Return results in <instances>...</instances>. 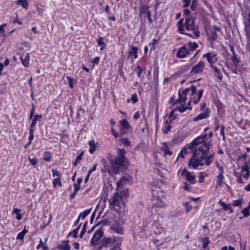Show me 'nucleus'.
Returning <instances> with one entry per match:
<instances>
[{
    "instance_id": "obj_1",
    "label": "nucleus",
    "mask_w": 250,
    "mask_h": 250,
    "mask_svg": "<svg viewBox=\"0 0 250 250\" xmlns=\"http://www.w3.org/2000/svg\"><path fill=\"white\" fill-rule=\"evenodd\" d=\"M208 129V127L205 128L200 136L181 150L185 155L192 153L188 164L189 168L195 169L199 166H208L212 162L213 153L208 155V152L212 146L213 133L211 131L208 133H205Z\"/></svg>"
},
{
    "instance_id": "obj_2",
    "label": "nucleus",
    "mask_w": 250,
    "mask_h": 250,
    "mask_svg": "<svg viewBox=\"0 0 250 250\" xmlns=\"http://www.w3.org/2000/svg\"><path fill=\"white\" fill-rule=\"evenodd\" d=\"M117 155L112 158V155L109 154L107 159L110 165V169L114 174H119L123 169L127 167L129 162L128 158L125 156L126 151L124 148H117Z\"/></svg>"
},
{
    "instance_id": "obj_3",
    "label": "nucleus",
    "mask_w": 250,
    "mask_h": 250,
    "mask_svg": "<svg viewBox=\"0 0 250 250\" xmlns=\"http://www.w3.org/2000/svg\"><path fill=\"white\" fill-rule=\"evenodd\" d=\"M176 26L178 28V32L181 34L187 35L188 36L192 37V34L185 32V31L187 30L189 32H192L195 38H198L200 36L199 26L195 24V21L194 17H186L184 22V19H180L176 23Z\"/></svg>"
},
{
    "instance_id": "obj_4",
    "label": "nucleus",
    "mask_w": 250,
    "mask_h": 250,
    "mask_svg": "<svg viewBox=\"0 0 250 250\" xmlns=\"http://www.w3.org/2000/svg\"><path fill=\"white\" fill-rule=\"evenodd\" d=\"M108 203L109 205V208L112 210H114L117 213H123L125 215V203L122 199V197L119 195V192H115L112 196L108 199Z\"/></svg>"
},
{
    "instance_id": "obj_5",
    "label": "nucleus",
    "mask_w": 250,
    "mask_h": 250,
    "mask_svg": "<svg viewBox=\"0 0 250 250\" xmlns=\"http://www.w3.org/2000/svg\"><path fill=\"white\" fill-rule=\"evenodd\" d=\"M199 84L197 85L191 84L190 86L189 97L194 104H197L200 101L204 92L203 88H199Z\"/></svg>"
},
{
    "instance_id": "obj_6",
    "label": "nucleus",
    "mask_w": 250,
    "mask_h": 250,
    "mask_svg": "<svg viewBox=\"0 0 250 250\" xmlns=\"http://www.w3.org/2000/svg\"><path fill=\"white\" fill-rule=\"evenodd\" d=\"M196 14L197 16L199 24L202 25L205 30H206L210 23L209 14L203 7H200L197 9Z\"/></svg>"
},
{
    "instance_id": "obj_7",
    "label": "nucleus",
    "mask_w": 250,
    "mask_h": 250,
    "mask_svg": "<svg viewBox=\"0 0 250 250\" xmlns=\"http://www.w3.org/2000/svg\"><path fill=\"white\" fill-rule=\"evenodd\" d=\"M122 241L123 238L121 237L116 236L115 235L104 237L100 241L99 250H101L103 247H107V246L114 245L117 242Z\"/></svg>"
},
{
    "instance_id": "obj_8",
    "label": "nucleus",
    "mask_w": 250,
    "mask_h": 250,
    "mask_svg": "<svg viewBox=\"0 0 250 250\" xmlns=\"http://www.w3.org/2000/svg\"><path fill=\"white\" fill-rule=\"evenodd\" d=\"M206 103L205 102H202L200 103L199 111H203L193 118V121L194 122H196L203 119H207L209 116L210 110L209 108H206Z\"/></svg>"
},
{
    "instance_id": "obj_9",
    "label": "nucleus",
    "mask_w": 250,
    "mask_h": 250,
    "mask_svg": "<svg viewBox=\"0 0 250 250\" xmlns=\"http://www.w3.org/2000/svg\"><path fill=\"white\" fill-rule=\"evenodd\" d=\"M104 235V229L103 227H100L94 233L90 240V244L92 246H97L99 250L100 239Z\"/></svg>"
},
{
    "instance_id": "obj_10",
    "label": "nucleus",
    "mask_w": 250,
    "mask_h": 250,
    "mask_svg": "<svg viewBox=\"0 0 250 250\" xmlns=\"http://www.w3.org/2000/svg\"><path fill=\"white\" fill-rule=\"evenodd\" d=\"M119 127L120 129L119 135L120 136H123L129 132H131L132 129V127L129 125L126 119H124L119 121Z\"/></svg>"
},
{
    "instance_id": "obj_11",
    "label": "nucleus",
    "mask_w": 250,
    "mask_h": 250,
    "mask_svg": "<svg viewBox=\"0 0 250 250\" xmlns=\"http://www.w3.org/2000/svg\"><path fill=\"white\" fill-rule=\"evenodd\" d=\"M190 86L184 89L180 88L178 90V98L173 103V105H176L183 103H185L187 99V95L189 93Z\"/></svg>"
},
{
    "instance_id": "obj_12",
    "label": "nucleus",
    "mask_w": 250,
    "mask_h": 250,
    "mask_svg": "<svg viewBox=\"0 0 250 250\" xmlns=\"http://www.w3.org/2000/svg\"><path fill=\"white\" fill-rule=\"evenodd\" d=\"M221 31L220 27L217 25H213L209 29L208 32L207 33V37L209 42H214L218 38L217 32Z\"/></svg>"
},
{
    "instance_id": "obj_13",
    "label": "nucleus",
    "mask_w": 250,
    "mask_h": 250,
    "mask_svg": "<svg viewBox=\"0 0 250 250\" xmlns=\"http://www.w3.org/2000/svg\"><path fill=\"white\" fill-rule=\"evenodd\" d=\"M205 62L203 61L200 60L192 67L190 71V74L194 75L202 74L205 70Z\"/></svg>"
},
{
    "instance_id": "obj_14",
    "label": "nucleus",
    "mask_w": 250,
    "mask_h": 250,
    "mask_svg": "<svg viewBox=\"0 0 250 250\" xmlns=\"http://www.w3.org/2000/svg\"><path fill=\"white\" fill-rule=\"evenodd\" d=\"M203 58L206 59L209 64V67L215 65V63L218 60L217 53L213 52H208L203 54Z\"/></svg>"
},
{
    "instance_id": "obj_15",
    "label": "nucleus",
    "mask_w": 250,
    "mask_h": 250,
    "mask_svg": "<svg viewBox=\"0 0 250 250\" xmlns=\"http://www.w3.org/2000/svg\"><path fill=\"white\" fill-rule=\"evenodd\" d=\"M181 175L185 176L186 181L190 184H196V179L193 172H191L185 168L181 172Z\"/></svg>"
},
{
    "instance_id": "obj_16",
    "label": "nucleus",
    "mask_w": 250,
    "mask_h": 250,
    "mask_svg": "<svg viewBox=\"0 0 250 250\" xmlns=\"http://www.w3.org/2000/svg\"><path fill=\"white\" fill-rule=\"evenodd\" d=\"M190 55L189 51L187 49L186 44H183L182 46L179 47L176 54L178 58L183 59L187 57Z\"/></svg>"
},
{
    "instance_id": "obj_17",
    "label": "nucleus",
    "mask_w": 250,
    "mask_h": 250,
    "mask_svg": "<svg viewBox=\"0 0 250 250\" xmlns=\"http://www.w3.org/2000/svg\"><path fill=\"white\" fill-rule=\"evenodd\" d=\"M124 221H122V224L118 221H115L114 223L111 225L110 228L111 229L118 234H123L124 229L122 227V225L124 224Z\"/></svg>"
},
{
    "instance_id": "obj_18",
    "label": "nucleus",
    "mask_w": 250,
    "mask_h": 250,
    "mask_svg": "<svg viewBox=\"0 0 250 250\" xmlns=\"http://www.w3.org/2000/svg\"><path fill=\"white\" fill-rule=\"evenodd\" d=\"M138 47L131 45L127 52V59H136L138 58Z\"/></svg>"
},
{
    "instance_id": "obj_19",
    "label": "nucleus",
    "mask_w": 250,
    "mask_h": 250,
    "mask_svg": "<svg viewBox=\"0 0 250 250\" xmlns=\"http://www.w3.org/2000/svg\"><path fill=\"white\" fill-rule=\"evenodd\" d=\"M149 4L140 3V6L139 7V18H141L144 15H146L150 11L149 10Z\"/></svg>"
},
{
    "instance_id": "obj_20",
    "label": "nucleus",
    "mask_w": 250,
    "mask_h": 250,
    "mask_svg": "<svg viewBox=\"0 0 250 250\" xmlns=\"http://www.w3.org/2000/svg\"><path fill=\"white\" fill-rule=\"evenodd\" d=\"M151 194L153 199L161 201V197L163 194V192L161 189L156 187H152L151 188Z\"/></svg>"
},
{
    "instance_id": "obj_21",
    "label": "nucleus",
    "mask_w": 250,
    "mask_h": 250,
    "mask_svg": "<svg viewBox=\"0 0 250 250\" xmlns=\"http://www.w3.org/2000/svg\"><path fill=\"white\" fill-rule=\"evenodd\" d=\"M165 118H166V117ZM174 118H173L170 120H166V118H165V121L163 123V127L162 128V132L165 134H167L168 132L170 131L171 129L172 128L171 125L173 121L174 120Z\"/></svg>"
},
{
    "instance_id": "obj_22",
    "label": "nucleus",
    "mask_w": 250,
    "mask_h": 250,
    "mask_svg": "<svg viewBox=\"0 0 250 250\" xmlns=\"http://www.w3.org/2000/svg\"><path fill=\"white\" fill-rule=\"evenodd\" d=\"M56 249L58 250H70L71 246L69 241L68 240L61 241L60 243L56 246Z\"/></svg>"
},
{
    "instance_id": "obj_23",
    "label": "nucleus",
    "mask_w": 250,
    "mask_h": 250,
    "mask_svg": "<svg viewBox=\"0 0 250 250\" xmlns=\"http://www.w3.org/2000/svg\"><path fill=\"white\" fill-rule=\"evenodd\" d=\"M190 67V65L189 64H186L180 67H178V70L176 71L172 76L178 77L180 76L181 74L187 72L188 71Z\"/></svg>"
},
{
    "instance_id": "obj_24",
    "label": "nucleus",
    "mask_w": 250,
    "mask_h": 250,
    "mask_svg": "<svg viewBox=\"0 0 250 250\" xmlns=\"http://www.w3.org/2000/svg\"><path fill=\"white\" fill-rule=\"evenodd\" d=\"M184 44H186L187 49L189 51L190 55L199 47L198 43L195 41H189Z\"/></svg>"
},
{
    "instance_id": "obj_25",
    "label": "nucleus",
    "mask_w": 250,
    "mask_h": 250,
    "mask_svg": "<svg viewBox=\"0 0 250 250\" xmlns=\"http://www.w3.org/2000/svg\"><path fill=\"white\" fill-rule=\"evenodd\" d=\"M162 146L161 147V150L164 152L165 156H171L172 151L170 150L168 144L167 142H163L162 143Z\"/></svg>"
},
{
    "instance_id": "obj_26",
    "label": "nucleus",
    "mask_w": 250,
    "mask_h": 250,
    "mask_svg": "<svg viewBox=\"0 0 250 250\" xmlns=\"http://www.w3.org/2000/svg\"><path fill=\"white\" fill-rule=\"evenodd\" d=\"M210 68L213 71L214 76L216 77L217 79L219 81H222L223 80V76L221 70L215 65L210 67Z\"/></svg>"
},
{
    "instance_id": "obj_27",
    "label": "nucleus",
    "mask_w": 250,
    "mask_h": 250,
    "mask_svg": "<svg viewBox=\"0 0 250 250\" xmlns=\"http://www.w3.org/2000/svg\"><path fill=\"white\" fill-rule=\"evenodd\" d=\"M42 118V115L36 114L32 118V120L30 125V129L33 130H36V125L38 121L41 122V119Z\"/></svg>"
},
{
    "instance_id": "obj_28",
    "label": "nucleus",
    "mask_w": 250,
    "mask_h": 250,
    "mask_svg": "<svg viewBox=\"0 0 250 250\" xmlns=\"http://www.w3.org/2000/svg\"><path fill=\"white\" fill-rule=\"evenodd\" d=\"M218 204L222 207V209L223 210H229V214L233 213L234 211L231 204H226L224 202L222 201L221 200H220L218 202Z\"/></svg>"
},
{
    "instance_id": "obj_29",
    "label": "nucleus",
    "mask_w": 250,
    "mask_h": 250,
    "mask_svg": "<svg viewBox=\"0 0 250 250\" xmlns=\"http://www.w3.org/2000/svg\"><path fill=\"white\" fill-rule=\"evenodd\" d=\"M181 105L180 106H176L175 107V110L176 111H179L180 113H184L187 110H191V106H186L185 103L183 104H181Z\"/></svg>"
},
{
    "instance_id": "obj_30",
    "label": "nucleus",
    "mask_w": 250,
    "mask_h": 250,
    "mask_svg": "<svg viewBox=\"0 0 250 250\" xmlns=\"http://www.w3.org/2000/svg\"><path fill=\"white\" fill-rule=\"evenodd\" d=\"M201 241L203 243L202 244V249L204 250H206L207 249V250H209L208 248V245L210 243L209 238L208 236H206L204 238H203L201 239Z\"/></svg>"
},
{
    "instance_id": "obj_31",
    "label": "nucleus",
    "mask_w": 250,
    "mask_h": 250,
    "mask_svg": "<svg viewBox=\"0 0 250 250\" xmlns=\"http://www.w3.org/2000/svg\"><path fill=\"white\" fill-rule=\"evenodd\" d=\"M35 130H33L32 129H30L29 128V136H28V139L29 140V142H28V143L25 145L24 146V148H27L31 144H32V142L34 139V131H35Z\"/></svg>"
},
{
    "instance_id": "obj_32",
    "label": "nucleus",
    "mask_w": 250,
    "mask_h": 250,
    "mask_svg": "<svg viewBox=\"0 0 250 250\" xmlns=\"http://www.w3.org/2000/svg\"><path fill=\"white\" fill-rule=\"evenodd\" d=\"M244 202V199L242 197L239 198L236 200H234L232 201L231 205L238 207L241 208L243 207V203Z\"/></svg>"
},
{
    "instance_id": "obj_33",
    "label": "nucleus",
    "mask_w": 250,
    "mask_h": 250,
    "mask_svg": "<svg viewBox=\"0 0 250 250\" xmlns=\"http://www.w3.org/2000/svg\"><path fill=\"white\" fill-rule=\"evenodd\" d=\"M161 37H158L157 39H153L152 42H150L149 43V45L150 46V51L151 52L152 51H154L156 49V46L158 43L159 40H160Z\"/></svg>"
},
{
    "instance_id": "obj_34",
    "label": "nucleus",
    "mask_w": 250,
    "mask_h": 250,
    "mask_svg": "<svg viewBox=\"0 0 250 250\" xmlns=\"http://www.w3.org/2000/svg\"><path fill=\"white\" fill-rule=\"evenodd\" d=\"M52 184L54 188H61L62 186V184L61 181V178H56L53 180Z\"/></svg>"
},
{
    "instance_id": "obj_35",
    "label": "nucleus",
    "mask_w": 250,
    "mask_h": 250,
    "mask_svg": "<svg viewBox=\"0 0 250 250\" xmlns=\"http://www.w3.org/2000/svg\"><path fill=\"white\" fill-rule=\"evenodd\" d=\"M89 146V152L91 154H93L96 149V145L94 140H90L88 142Z\"/></svg>"
},
{
    "instance_id": "obj_36",
    "label": "nucleus",
    "mask_w": 250,
    "mask_h": 250,
    "mask_svg": "<svg viewBox=\"0 0 250 250\" xmlns=\"http://www.w3.org/2000/svg\"><path fill=\"white\" fill-rule=\"evenodd\" d=\"M230 60L232 62L231 68L238 67V65L240 62V60L237 58V54L232 55L230 57Z\"/></svg>"
},
{
    "instance_id": "obj_37",
    "label": "nucleus",
    "mask_w": 250,
    "mask_h": 250,
    "mask_svg": "<svg viewBox=\"0 0 250 250\" xmlns=\"http://www.w3.org/2000/svg\"><path fill=\"white\" fill-rule=\"evenodd\" d=\"M97 42L98 46L101 47L100 48V51L104 50L106 45L105 42L104 41V38L103 37H100L99 38V39L97 40Z\"/></svg>"
},
{
    "instance_id": "obj_38",
    "label": "nucleus",
    "mask_w": 250,
    "mask_h": 250,
    "mask_svg": "<svg viewBox=\"0 0 250 250\" xmlns=\"http://www.w3.org/2000/svg\"><path fill=\"white\" fill-rule=\"evenodd\" d=\"M245 35L247 41V47L250 48V29L245 26Z\"/></svg>"
},
{
    "instance_id": "obj_39",
    "label": "nucleus",
    "mask_w": 250,
    "mask_h": 250,
    "mask_svg": "<svg viewBox=\"0 0 250 250\" xmlns=\"http://www.w3.org/2000/svg\"><path fill=\"white\" fill-rule=\"evenodd\" d=\"M224 179V176L223 174H218L216 177V187H220L223 186Z\"/></svg>"
},
{
    "instance_id": "obj_40",
    "label": "nucleus",
    "mask_w": 250,
    "mask_h": 250,
    "mask_svg": "<svg viewBox=\"0 0 250 250\" xmlns=\"http://www.w3.org/2000/svg\"><path fill=\"white\" fill-rule=\"evenodd\" d=\"M61 137L60 141L63 143H67L69 140V136L64 132H62L59 134Z\"/></svg>"
},
{
    "instance_id": "obj_41",
    "label": "nucleus",
    "mask_w": 250,
    "mask_h": 250,
    "mask_svg": "<svg viewBox=\"0 0 250 250\" xmlns=\"http://www.w3.org/2000/svg\"><path fill=\"white\" fill-rule=\"evenodd\" d=\"M21 211V209H19L18 208H14L11 212L12 214H16V217L18 220H21L22 217V214L20 212Z\"/></svg>"
},
{
    "instance_id": "obj_42",
    "label": "nucleus",
    "mask_w": 250,
    "mask_h": 250,
    "mask_svg": "<svg viewBox=\"0 0 250 250\" xmlns=\"http://www.w3.org/2000/svg\"><path fill=\"white\" fill-rule=\"evenodd\" d=\"M84 154V151H82L76 157L75 160L73 162L72 165L73 167H76L78 163L80 162L83 159V157Z\"/></svg>"
},
{
    "instance_id": "obj_43",
    "label": "nucleus",
    "mask_w": 250,
    "mask_h": 250,
    "mask_svg": "<svg viewBox=\"0 0 250 250\" xmlns=\"http://www.w3.org/2000/svg\"><path fill=\"white\" fill-rule=\"evenodd\" d=\"M21 62L22 64L25 67H29V57L28 54H27L26 56L23 59L21 57L20 58Z\"/></svg>"
},
{
    "instance_id": "obj_44",
    "label": "nucleus",
    "mask_w": 250,
    "mask_h": 250,
    "mask_svg": "<svg viewBox=\"0 0 250 250\" xmlns=\"http://www.w3.org/2000/svg\"><path fill=\"white\" fill-rule=\"evenodd\" d=\"M238 67L231 68L230 70L233 74L241 75L243 74V72L246 70V67L241 69H237Z\"/></svg>"
},
{
    "instance_id": "obj_45",
    "label": "nucleus",
    "mask_w": 250,
    "mask_h": 250,
    "mask_svg": "<svg viewBox=\"0 0 250 250\" xmlns=\"http://www.w3.org/2000/svg\"><path fill=\"white\" fill-rule=\"evenodd\" d=\"M208 177V174L204 172H200L199 173V175L198 176V182L200 183H203L205 181V179L206 177Z\"/></svg>"
},
{
    "instance_id": "obj_46",
    "label": "nucleus",
    "mask_w": 250,
    "mask_h": 250,
    "mask_svg": "<svg viewBox=\"0 0 250 250\" xmlns=\"http://www.w3.org/2000/svg\"><path fill=\"white\" fill-rule=\"evenodd\" d=\"M91 208L85 209L83 212H82L79 214L78 217L80 218V219L82 218L83 220L91 212Z\"/></svg>"
},
{
    "instance_id": "obj_47",
    "label": "nucleus",
    "mask_w": 250,
    "mask_h": 250,
    "mask_svg": "<svg viewBox=\"0 0 250 250\" xmlns=\"http://www.w3.org/2000/svg\"><path fill=\"white\" fill-rule=\"evenodd\" d=\"M17 4H21L23 8L27 10L29 7V2L28 0H18Z\"/></svg>"
},
{
    "instance_id": "obj_48",
    "label": "nucleus",
    "mask_w": 250,
    "mask_h": 250,
    "mask_svg": "<svg viewBox=\"0 0 250 250\" xmlns=\"http://www.w3.org/2000/svg\"><path fill=\"white\" fill-rule=\"evenodd\" d=\"M129 192L127 189H125L121 190L119 192V195L122 197V199L124 201L128 196Z\"/></svg>"
},
{
    "instance_id": "obj_49",
    "label": "nucleus",
    "mask_w": 250,
    "mask_h": 250,
    "mask_svg": "<svg viewBox=\"0 0 250 250\" xmlns=\"http://www.w3.org/2000/svg\"><path fill=\"white\" fill-rule=\"evenodd\" d=\"M51 154L49 151H45L43 154L42 160L46 162H50L51 160Z\"/></svg>"
},
{
    "instance_id": "obj_50",
    "label": "nucleus",
    "mask_w": 250,
    "mask_h": 250,
    "mask_svg": "<svg viewBox=\"0 0 250 250\" xmlns=\"http://www.w3.org/2000/svg\"><path fill=\"white\" fill-rule=\"evenodd\" d=\"M82 182L83 178L82 177L78 178L77 182L73 184L74 189L79 191L81 188V184Z\"/></svg>"
},
{
    "instance_id": "obj_51",
    "label": "nucleus",
    "mask_w": 250,
    "mask_h": 250,
    "mask_svg": "<svg viewBox=\"0 0 250 250\" xmlns=\"http://www.w3.org/2000/svg\"><path fill=\"white\" fill-rule=\"evenodd\" d=\"M241 212L243 214V216L245 217H248L250 215V208L249 207H247L241 211Z\"/></svg>"
},
{
    "instance_id": "obj_52",
    "label": "nucleus",
    "mask_w": 250,
    "mask_h": 250,
    "mask_svg": "<svg viewBox=\"0 0 250 250\" xmlns=\"http://www.w3.org/2000/svg\"><path fill=\"white\" fill-rule=\"evenodd\" d=\"M79 230L78 228H76L74 229L72 231H70L67 235V238L69 237L70 235H72V237L74 238H76L78 237V234Z\"/></svg>"
},
{
    "instance_id": "obj_53",
    "label": "nucleus",
    "mask_w": 250,
    "mask_h": 250,
    "mask_svg": "<svg viewBox=\"0 0 250 250\" xmlns=\"http://www.w3.org/2000/svg\"><path fill=\"white\" fill-rule=\"evenodd\" d=\"M87 224H88V222L86 221V222H84V223L83 225V228L81 229V231L80 235H79V237L81 238H82L83 237V235H84V234L85 233V232L86 231V227H87Z\"/></svg>"
},
{
    "instance_id": "obj_54",
    "label": "nucleus",
    "mask_w": 250,
    "mask_h": 250,
    "mask_svg": "<svg viewBox=\"0 0 250 250\" xmlns=\"http://www.w3.org/2000/svg\"><path fill=\"white\" fill-rule=\"evenodd\" d=\"M120 142H122L125 146H131V142L127 138H122Z\"/></svg>"
},
{
    "instance_id": "obj_55",
    "label": "nucleus",
    "mask_w": 250,
    "mask_h": 250,
    "mask_svg": "<svg viewBox=\"0 0 250 250\" xmlns=\"http://www.w3.org/2000/svg\"><path fill=\"white\" fill-rule=\"evenodd\" d=\"M29 162L32 164V165L34 167H37L38 165V159L37 158H31V157H29Z\"/></svg>"
},
{
    "instance_id": "obj_56",
    "label": "nucleus",
    "mask_w": 250,
    "mask_h": 250,
    "mask_svg": "<svg viewBox=\"0 0 250 250\" xmlns=\"http://www.w3.org/2000/svg\"><path fill=\"white\" fill-rule=\"evenodd\" d=\"M134 71L136 72L137 76L140 78L143 72V68L140 65H137L134 69Z\"/></svg>"
},
{
    "instance_id": "obj_57",
    "label": "nucleus",
    "mask_w": 250,
    "mask_h": 250,
    "mask_svg": "<svg viewBox=\"0 0 250 250\" xmlns=\"http://www.w3.org/2000/svg\"><path fill=\"white\" fill-rule=\"evenodd\" d=\"M200 52V50H196L195 53L193 55V56L189 59V62H191L192 64L194 63L197 61V58H196Z\"/></svg>"
},
{
    "instance_id": "obj_58",
    "label": "nucleus",
    "mask_w": 250,
    "mask_h": 250,
    "mask_svg": "<svg viewBox=\"0 0 250 250\" xmlns=\"http://www.w3.org/2000/svg\"><path fill=\"white\" fill-rule=\"evenodd\" d=\"M66 78L68 80L69 86L71 88H73L74 82H75V80L71 78L70 76H66Z\"/></svg>"
},
{
    "instance_id": "obj_59",
    "label": "nucleus",
    "mask_w": 250,
    "mask_h": 250,
    "mask_svg": "<svg viewBox=\"0 0 250 250\" xmlns=\"http://www.w3.org/2000/svg\"><path fill=\"white\" fill-rule=\"evenodd\" d=\"M198 0H192L191 4L190 5V9L192 11H194L197 6Z\"/></svg>"
},
{
    "instance_id": "obj_60",
    "label": "nucleus",
    "mask_w": 250,
    "mask_h": 250,
    "mask_svg": "<svg viewBox=\"0 0 250 250\" xmlns=\"http://www.w3.org/2000/svg\"><path fill=\"white\" fill-rule=\"evenodd\" d=\"M122 241L117 242L115 245L112 246L109 250H121V246Z\"/></svg>"
},
{
    "instance_id": "obj_61",
    "label": "nucleus",
    "mask_w": 250,
    "mask_h": 250,
    "mask_svg": "<svg viewBox=\"0 0 250 250\" xmlns=\"http://www.w3.org/2000/svg\"><path fill=\"white\" fill-rule=\"evenodd\" d=\"M176 111V110H175V108L172 110L170 113H169L168 115V118L167 119V120H170L171 119H172L173 118H174V120L176 119V115H175L174 113H175V112Z\"/></svg>"
},
{
    "instance_id": "obj_62",
    "label": "nucleus",
    "mask_w": 250,
    "mask_h": 250,
    "mask_svg": "<svg viewBox=\"0 0 250 250\" xmlns=\"http://www.w3.org/2000/svg\"><path fill=\"white\" fill-rule=\"evenodd\" d=\"M52 176L53 177H57V178H61L62 175L60 171L56 169H53L52 170Z\"/></svg>"
},
{
    "instance_id": "obj_63",
    "label": "nucleus",
    "mask_w": 250,
    "mask_h": 250,
    "mask_svg": "<svg viewBox=\"0 0 250 250\" xmlns=\"http://www.w3.org/2000/svg\"><path fill=\"white\" fill-rule=\"evenodd\" d=\"M100 60V57L99 56L95 57L91 60V62L93 64V67H94L95 65H97L99 63Z\"/></svg>"
},
{
    "instance_id": "obj_64",
    "label": "nucleus",
    "mask_w": 250,
    "mask_h": 250,
    "mask_svg": "<svg viewBox=\"0 0 250 250\" xmlns=\"http://www.w3.org/2000/svg\"><path fill=\"white\" fill-rule=\"evenodd\" d=\"M244 24L246 28L250 29V10L249 12L248 19L244 21Z\"/></svg>"
}]
</instances>
